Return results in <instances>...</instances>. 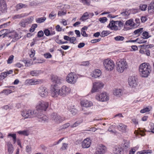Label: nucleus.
<instances>
[{"mask_svg": "<svg viewBox=\"0 0 154 154\" xmlns=\"http://www.w3.org/2000/svg\"><path fill=\"white\" fill-rule=\"evenodd\" d=\"M114 39L116 41L120 42L123 41L124 40L125 38L122 36L118 35L115 37L114 38Z\"/></svg>", "mask_w": 154, "mask_h": 154, "instance_id": "nucleus-39", "label": "nucleus"}, {"mask_svg": "<svg viewBox=\"0 0 154 154\" xmlns=\"http://www.w3.org/2000/svg\"><path fill=\"white\" fill-rule=\"evenodd\" d=\"M12 92V91L10 89L4 90L1 92L2 93H4L6 95H8Z\"/></svg>", "mask_w": 154, "mask_h": 154, "instance_id": "nucleus-50", "label": "nucleus"}, {"mask_svg": "<svg viewBox=\"0 0 154 154\" xmlns=\"http://www.w3.org/2000/svg\"><path fill=\"white\" fill-rule=\"evenodd\" d=\"M18 133L20 134H23L24 135L27 136L29 134L27 131H19L17 132Z\"/></svg>", "mask_w": 154, "mask_h": 154, "instance_id": "nucleus-49", "label": "nucleus"}, {"mask_svg": "<svg viewBox=\"0 0 154 154\" xmlns=\"http://www.w3.org/2000/svg\"><path fill=\"white\" fill-rule=\"evenodd\" d=\"M46 19L45 17H41L36 19V22L37 23H40L44 22Z\"/></svg>", "mask_w": 154, "mask_h": 154, "instance_id": "nucleus-33", "label": "nucleus"}, {"mask_svg": "<svg viewBox=\"0 0 154 154\" xmlns=\"http://www.w3.org/2000/svg\"><path fill=\"white\" fill-rule=\"evenodd\" d=\"M38 91L39 95L42 97H45L48 95V90L45 87L43 86L40 87Z\"/></svg>", "mask_w": 154, "mask_h": 154, "instance_id": "nucleus-7", "label": "nucleus"}, {"mask_svg": "<svg viewBox=\"0 0 154 154\" xmlns=\"http://www.w3.org/2000/svg\"><path fill=\"white\" fill-rule=\"evenodd\" d=\"M117 70L120 72H122L127 68H116Z\"/></svg>", "mask_w": 154, "mask_h": 154, "instance_id": "nucleus-64", "label": "nucleus"}, {"mask_svg": "<svg viewBox=\"0 0 154 154\" xmlns=\"http://www.w3.org/2000/svg\"><path fill=\"white\" fill-rule=\"evenodd\" d=\"M21 115L25 119L30 118L37 116L36 110H23L22 111Z\"/></svg>", "mask_w": 154, "mask_h": 154, "instance_id": "nucleus-3", "label": "nucleus"}, {"mask_svg": "<svg viewBox=\"0 0 154 154\" xmlns=\"http://www.w3.org/2000/svg\"><path fill=\"white\" fill-rule=\"evenodd\" d=\"M37 116L39 119L38 121L39 122H44L45 121L47 120V118L46 116L42 114L40 116H39L38 113H37Z\"/></svg>", "mask_w": 154, "mask_h": 154, "instance_id": "nucleus-28", "label": "nucleus"}, {"mask_svg": "<svg viewBox=\"0 0 154 154\" xmlns=\"http://www.w3.org/2000/svg\"><path fill=\"white\" fill-rule=\"evenodd\" d=\"M99 21L101 23H104L106 22L107 20L106 17H104L100 18L99 19Z\"/></svg>", "mask_w": 154, "mask_h": 154, "instance_id": "nucleus-53", "label": "nucleus"}, {"mask_svg": "<svg viewBox=\"0 0 154 154\" xmlns=\"http://www.w3.org/2000/svg\"><path fill=\"white\" fill-rule=\"evenodd\" d=\"M142 35V36L143 37V38H144L147 39L150 37L148 32L146 31L143 32Z\"/></svg>", "mask_w": 154, "mask_h": 154, "instance_id": "nucleus-46", "label": "nucleus"}, {"mask_svg": "<svg viewBox=\"0 0 154 154\" xmlns=\"http://www.w3.org/2000/svg\"><path fill=\"white\" fill-rule=\"evenodd\" d=\"M118 129L121 131H124L126 130L127 126L122 123H120L117 126Z\"/></svg>", "mask_w": 154, "mask_h": 154, "instance_id": "nucleus-29", "label": "nucleus"}, {"mask_svg": "<svg viewBox=\"0 0 154 154\" xmlns=\"http://www.w3.org/2000/svg\"><path fill=\"white\" fill-rule=\"evenodd\" d=\"M131 13L135 14L138 13L139 11L138 9H132L129 10Z\"/></svg>", "mask_w": 154, "mask_h": 154, "instance_id": "nucleus-57", "label": "nucleus"}, {"mask_svg": "<svg viewBox=\"0 0 154 154\" xmlns=\"http://www.w3.org/2000/svg\"><path fill=\"white\" fill-rule=\"evenodd\" d=\"M134 28V20L131 19L127 20L124 25V29L125 30H129Z\"/></svg>", "mask_w": 154, "mask_h": 154, "instance_id": "nucleus-6", "label": "nucleus"}, {"mask_svg": "<svg viewBox=\"0 0 154 154\" xmlns=\"http://www.w3.org/2000/svg\"><path fill=\"white\" fill-rule=\"evenodd\" d=\"M149 66V63H144L141 64L140 65L139 67H148Z\"/></svg>", "mask_w": 154, "mask_h": 154, "instance_id": "nucleus-54", "label": "nucleus"}, {"mask_svg": "<svg viewBox=\"0 0 154 154\" xmlns=\"http://www.w3.org/2000/svg\"><path fill=\"white\" fill-rule=\"evenodd\" d=\"M32 22L31 18H29L26 19H23L19 23V25L20 26L25 27L29 23Z\"/></svg>", "mask_w": 154, "mask_h": 154, "instance_id": "nucleus-16", "label": "nucleus"}, {"mask_svg": "<svg viewBox=\"0 0 154 154\" xmlns=\"http://www.w3.org/2000/svg\"><path fill=\"white\" fill-rule=\"evenodd\" d=\"M58 87L56 85H51V96L52 97H56L60 95V89H58Z\"/></svg>", "mask_w": 154, "mask_h": 154, "instance_id": "nucleus-15", "label": "nucleus"}, {"mask_svg": "<svg viewBox=\"0 0 154 154\" xmlns=\"http://www.w3.org/2000/svg\"><path fill=\"white\" fill-rule=\"evenodd\" d=\"M13 71L12 70H10L9 71L5 72L2 73L0 75V80H2L6 78L8 74H11L12 73Z\"/></svg>", "mask_w": 154, "mask_h": 154, "instance_id": "nucleus-24", "label": "nucleus"}, {"mask_svg": "<svg viewBox=\"0 0 154 154\" xmlns=\"http://www.w3.org/2000/svg\"><path fill=\"white\" fill-rule=\"evenodd\" d=\"M144 38L142 37H141L140 38H137L135 41L133 40L131 42H137V43L139 44L143 43L146 42V41L144 40Z\"/></svg>", "mask_w": 154, "mask_h": 154, "instance_id": "nucleus-38", "label": "nucleus"}, {"mask_svg": "<svg viewBox=\"0 0 154 154\" xmlns=\"http://www.w3.org/2000/svg\"><path fill=\"white\" fill-rule=\"evenodd\" d=\"M81 104L82 106L88 107H90L92 105V103L88 100H84L81 102Z\"/></svg>", "mask_w": 154, "mask_h": 154, "instance_id": "nucleus-23", "label": "nucleus"}, {"mask_svg": "<svg viewBox=\"0 0 154 154\" xmlns=\"http://www.w3.org/2000/svg\"><path fill=\"white\" fill-rule=\"evenodd\" d=\"M71 89L66 86H63L60 89V95L63 97L66 96L70 92Z\"/></svg>", "mask_w": 154, "mask_h": 154, "instance_id": "nucleus-8", "label": "nucleus"}, {"mask_svg": "<svg viewBox=\"0 0 154 154\" xmlns=\"http://www.w3.org/2000/svg\"><path fill=\"white\" fill-rule=\"evenodd\" d=\"M97 149L105 153L106 149V148L104 146L101 144L98 146Z\"/></svg>", "mask_w": 154, "mask_h": 154, "instance_id": "nucleus-34", "label": "nucleus"}, {"mask_svg": "<svg viewBox=\"0 0 154 154\" xmlns=\"http://www.w3.org/2000/svg\"><path fill=\"white\" fill-rule=\"evenodd\" d=\"M148 10H154V2H152L149 5L148 7Z\"/></svg>", "mask_w": 154, "mask_h": 154, "instance_id": "nucleus-55", "label": "nucleus"}, {"mask_svg": "<svg viewBox=\"0 0 154 154\" xmlns=\"http://www.w3.org/2000/svg\"><path fill=\"white\" fill-rule=\"evenodd\" d=\"M101 74V71L100 70L96 69L92 72L91 75L92 77L95 78L100 76Z\"/></svg>", "mask_w": 154, "mask_h": 154, "instance_id": "nucleus-20", "label": "nucleus"}, {"mask_svg": "<svg viewBox=\"0 0 154 154\" xmlns=\"http://www.w3.org/2000/svg\"><path fill=\"white\" fill-rule=\"evenodd\" d=\"M140 20L139 19L136 18L134 22V28H136L140 24Z\"/></svg>", "mask_w": 154, "mask_h": 154, "instance_id": "nucleus-42", "label": "nucleus"}, {"mask_svg": "<svg viewBox=\"0 0 154 154\" xmlns=\"http://www.w3.org/2000/svg\"><path fill=\"white\" fill-rule=\"evenodd\" d=\"M76 40V38L75 37H70L69 41L71 43L74 44Z\"/></svg>", "mask_w": 154, "mask_h": 154, "instance_id": "nucleus-61", "label": "nucleus"}, {"mask_svg": "<svg viewBox=\"0 0 154 154\" xmlns=\"http://www.w3.org/2000/svg\"><path fill=\"white\" fill-rule=\"evenodd\" d=\"M83 121L82 119H81L80 120H78L75 122L72 125H70V127L71 128H74L76 127V126L79 125L81 123H82Z\"/></svg>", "mask_w": 154, "mask_h": 154, "instance_id": "nucleus-35", "label": "nucleus"}, {"mask_svg": "<svg viewBox=\"0 0 154 154\" xmlns=\"http://www.w3.org/2000/svg\"><path fill=\"white\" fill-rule=\"evenodd\" d=\"M109 33V31H107L103 30L101 33L100 36L101 37H104L108 35Z\"/></svg>", "mask_w": 154, "mask_h": 154, "instance_id": "nucleus-45", "label": "nucleus"}, {"mask_svg": "<svg viewBox=\"0 0 154 154\" xmlns=\"http://www.w3.org/2000/svg\"><path fill=\"white\" fill-rule=\"evenodd\" d=\"M23 62L26 66H29L32 64V62L29 60L23 61Z\"/></svg>", "mask_w": 154, "mask_h": 154, "instance_id": "nucleus-44", "label": "nucleus"}, {"mask_svg": "<svg viewBox=\"0 0 154 154\" xmlns=\"http://www.w3.org/2000/svg\"><path fill=\"white\" fill-rule=\"evenodd\" d=\"M41 71L39 70H34L31 71L30 72V74L32 76H35L37 75L39 73H41Z\"/></svg>", "mask_w": 154, "mask_h": 154, "instance_id": "nucleus-43", "label": "nucleus"}, {"mask_svg": "<svg viewBox=\"0 0 154 154\" xmlns=\"http://www.w3.org/2000/svg\"><path fill=\"white\" fill-rule=\"evenodd\" d=\"M104 85L103 84L100 82H97L93 83V87L91 90V92L92 93L96 92L100 89L103 87Z\"/></svg>", "mask_w": 154, "mask_h": 154, "instance_id": "nucleus-10", "label": "nucleus"}, {"mask_svg": "<svg viewBox=\"0 0 154 154\" xmlns=\"http://www.w3.org/2000/svg\"><path fill=\"white\" fill-rule=\"evenodd\" d=\"M124 25L123 23L121 21L112 20L110 21L108 27L112 30L117 31L120 30L123 26L124 27Z\"/></svg>", "mask_w": 154, "mask_h": 154, "instance_id": "nucleus-1", "label": "nucleus"}, {"mask_svg": "<svg viewBox=\"0 0 154 154\" xmlns=\"http://www.w3.org/2000/svg\"><path fill=\"white\" fill-rule=\"evenodd\" d=\"M26 7L27 5H26L20 3L17 5L16 7L17 10H19L23 8H25Z\"/></svg>", "mask_w": 154, "mask_h": 154, "instance_id": "nucleus-36", "label": "nucleus"}, {"mask_svg": "<svg viewBox=\"0 0 154 154\" xmlns=\"http://www.w3.org/2000/svg\"><path fill=\"white\" fill-rule=\"evenodd\" d=\"M116 64L118 67H124L127 65L126 60L124 59H122L119 61L117 62Z\"/></svg>", "mask_w": 154, "mask_h": 154, "instance_id": "nucleus-22", "label": "nucleus"}, {"mask_svg": "<svg viewBox=\"0 0 154 154\" xmlns=\"http://www.w3.org/2000/svg\"><path fill=\"white\" fill-rule=\"evenodd\" d=\"M37 36L38 38L42 37L44 35V32L42 30L39 31L37 33Z\"/></svg>", "mask_w": 154, "mask_h": 154, "instance_id": "nucleus-60", "label": "nucleus"}, {"mask_svg": "<svg viewBox=\"0 0 154 154\" xmlns=\"http://www.w3.org/2000/svg\"><path fill=\"white\" fill-rule=\"evenodd\" d=\"M113 152L116 154H122V149L119 148L118 146H116L114 148Z\"/></svg>", "mask_w": 154, "mask_h": 154, "instance_id": "nucleus-30", "label": "nucleus"}, {"mask_svg": "<svg viewBox=\"0 0 154 154\" xmlns=\"http://www.w3.org/2000/svg\"><path fill=\"white\" fill-rule=\"evenodd\" d=\"M147 7V5H140L139 6L140 9L143 11H145Z\"/></svg>", "mask_w": 154, "mask_h": 154, "instance_id": "nucleus-51", "label": "nucleus"}, {"mask_svg": "<svg viewBox=\"0 0 154 154\" xmlns=\"http://www.w3.org/2000/svg\"><path fill=\"white\" fill-rule=\"evenodd\" d=\"M44 56L46 58H50L52 57V55L49 53L44 54Z\"/></svg>", "mask_w": 154, "mask_h": 154, "instance_id": "nucleus-59", "label": "nucleus"}, {"mask_svg": "<svg viewBox=\"0 0 154 154\" xmlns=\"http://www.w3.org/2000/svg\"><path fill=\"white\" fill-rule=\"evenodd\" d=\"M41 82V80H35L32 79H27L26 80L25 83L26 85H36Z\"/></svg>", "mask_w": 154, "mask_h": 154, "instance_id": "nucleus-17", "label": "nucleus"}, {"mask_svg": "<svg viewBox=\"0 0 154 154\" xmlns=\"http://www.w3.org/2000/svg\"><path fill=\"white\" fill-rule=\"evenodd\" d=\"M24 15L23 14H16L14 15L13 17V18L14 19H15L17 18H20L22 17H24Z\"/></svg>", "mask_w": 154, "mask_h": 154, "instance_id": "nucleus-47", "label": "nucleus"}, {"mask_svg": "<svg viewBox=\"0 0 154 154\" xmlns=\"http://www.w3.org/2000/svg\"><path fill=\"white\" fill-rule=\"evenodd\" d=\"M51 118L55 122L59 123L65 120L64 118H62L56 113H53L50 116Z\"/></svg>", "mask_w": 154, "mask_h": 154, "instance_id": "nucleus-5", "label": "nucleus"}, {"mask_svg": "<svg viewBox=\"0 0 154 154\" xmlns=\"http://www.w3.org/2000/svg\"><path fill=\"white\" fill-rule=\"evenodd\" d=\"M77 77L74 72H71L67 76L66 79L67 82L69 83L74 84L76 82Z\"/></svg>", "mask_w": 154, "mask_h": 154, "instance_id": "nucleus-4", "label": "nucleus"}, {"mask_svg": "<svg viewBox=\"0 0 154 154\" xmlns=\"http://www.w3.org/2000/svg\"><path fill=\"white\" fill-rule=\"evenodd\" d=\"M57 14L54 11H52L49 15V17L51 19H54L56 17Z\"/></svg>", "mask_w": 154, "mask_h": 154, "instance_id": "nucleus-41", "label": "nucleus"}, {"mask_svg": "<svg viewBox=\"0 0 154 154\" xmlns=\"http://www.w3.org/2000/svg\"><path fill=\"white\" fill-rule=\"evenodd\" d=\"M129 85L132 87H135L137 84V76H131L128 78Z\"/></svg>", "mask_w": 154, "mask_h": 154, "instance_id": "nucleus-12", "label": "nucleus"}, {"mask_svg": "<svg viewBox=\"0 0 154 154\" xmlns=\"http://www.w3.org/2000/svg\"><path fill=\"white\" fill-rule=\"evenodd\" d=\"M150 110L149 108L148 107H146L145 108H144L143 109H142L140 111V112L142 113H144L146 112H149Z\"/></svg>", "mask_w": 154, "mask_h": 154, "instance_id": "nucleus-56", "label": "nucleus"}, {"mask_svg": "<svg viewBox=\"0 0 154 154\" xmlns=\"http://www.w3.org/2000/svg\"><path fill=\"white\" fill-rule=\"evenodd\" d=\"M91 143V140L87 138L85 139L82 142V147L84 148H88L90 146Z\"/></svg>", "mask_w": 154, "mask_h": 154, "instance_id": "nucleus-18", "label": "nucleus"}, {"mask_svg": "<svg viewBox=\"0 0 154 154\" xmlns=\"http://www.w3.org/2000/svg\"><path fill=\"white\" fill-rule=\"evenodd\" d=\"M7 145L8 147V153L10 154H12L14 150L13 145L9 142H7Z\"/></svg>", "mask_w": 154, "mask_h": 154, "instance_id": "nucleus-25", "label": "nucleus"}, {"mask_svg": "<svg viewBox=\"0 0 154 154\" xmlns=\"http://www.w3.org/2000/svg\"><path fill=\"white\" fill-rule=\"evenodd\" d=\"M7 5L4 0H0V10L3 12L7 10Z\"/></svg>", "mask_w": 154, "mask_h": 154, "instance_id": "nucleus-21", "label": "nucleus"}, {"mask_svg": "<svg viewBox=\"0 0 154 154\" xmlns=\"http://www.w3.org/2000/svg\"><path fill=\"white\" fill-rule=\"evenodd\" d=\"M45 34L47 36L51 35V32L48 29H46L44 31Z\"/></svg>", "mask_w": 154, "mask_h": 154, "instance_id": "nucleus-62", "label": "nucleus"}, {"mask_svg": "<svg viewBox=\"0 0 154 154\" xmlns=\"http://www.w3.org/2000/svg\"><path fill=\"white\" fill-rule=\"evenodd\" d=\"M35 54V51L34 50H31L30 53H29L30 57L32 58L34 57Z\"/></svg>", "mask_w": 154, "mask_h": 154, "instance_id": "nucleus-58", "label": "nucleus"}, {"mask_svg": "<svg viewBox=\"0 0 154 154\" xmlns=\"http://www.w3.org/2000/svg\"><path fill=\"white\" fill-rule=\"evenodd\" d=\"M152 151L151 150H144L140 152H138L137 154H147L149 153H152Z\"/></svg>", "mask_w": 154, "mask_h": 154, "instance_id": "nucleus-37", "label": "nucleus"}, {"mask_svg": "<svg viewBox=\"0 0 154 154\" xmlns=\"http://www.w3.org/2000/svg\"><path fill=\"white\" fill-rule=\"evenodd\" d=\"M143 28H141L135 30L134 32V35L137 36H140V34L143 32Z\"/></svg>", "mask_w": 154, "mask_h": 154, "instance_id": "nucleus-31", "label": "nucleus"}, {"mask_svg": "<svg viewBox=\"0 0 154 154\" xmlns=\"http://www.w3.org/2000/svg\"><path fill=\"white\" fill-rule=\"evenodd\" d=\"M70 112L73 115H75L77 112V110L73 108L71 109Z\"/></svg>", "mask_w": 154, "mask_h": 154, "instance_id": "nucleus-63", "label": "nucleus"}, {"mask_svg": "<svg viewBox=\"0 0 154 154\" xmlns=\"http://www.w3.org/2000/svg\"><path fill=\"white\" fill-rule=\"evenodd\" d=\"M51 79L52 82L55 83L53 85H56V86L58 87L62 83V79L56 75H51Z\"/></svg>", "mask_w": 154, "mask_h": 154, "instance_id": "nucleus-11", "label": "nucleus"}, {"mask_svg": "<svg viewBox=\"0 0 154 154\" xmlns=\"http://www.w3.org/2000/svg\"><path fill=\"white\" fill-rule=\"evenodd\" d=\"M131 14V12L129 10L126 9L123 12H121V14L123 16H128Z\"/></svg>", "mask_w": 154, "mask_h": 154, "instance_id": "nucleus-40", "label": "nucleus"}, {"mask_svg": "<svg viewBox=\"0 0 154 154\" xmlns=\"http://www.w3.org/2000/svg\"><path fill=\"white\" fill-rule=\"evenodd\" d=\"M113 94L115 96L119 97L122 95V92L120 89H115L113 90Z\"/></svg>", "mask_w": 154, "mask_h": 154, "instance_id": "nucleus-26", "label": "nucleus"}, {"mask_svg": "<svg viewBox=\"0 0 154 154\" xmlns=\"http://www.w3.org/2000/svg\"><path fill=\"white\" fill-rule=\"evenodd\" d=\"M82 2L84 5L89 6L90 5V0H81Z\"/></svg>", "mask_w": 154, "mask_h": 154, "instance_id": "nucleus-52", "label": "nucleus"}, {"mask_svg": "<svg viewBox=\"0 0 154 154\" xmlns=\"http://www.w3.org/2000/svg\"><path fill=\"white\" fill-rule=\"evenodd\" d=\"M8 29H3L0 31V37H2V38H4L5 37H8Z\"/></svg>", "mask_w": 154, "mask_h": 154, "instance_id": "nucleus-27", "label": "nucleus"}, {"mask_svg": "<svg viewBox=\"0 0 154 154\" xmlns=\"http://www.w3.org/2000/svg\"><path fill=\"white\" fill-rule=\"evenodd\" d=\"M88 19V12H85L84 13L82 16L80 18V20L84 21L87 20Z\"/></svg>", "mask_w": 154, "mask_h": 154, "instance_id": "nucleus-32", "label": "nucleus"}, {"mask_svg": "<svg viewBox=\"0 0 154 154\" xmlns=\"http://www.w3.org/2000/svg\"><path fill=\"white\" fill-rule=\"evenodd\" d=\"M49 104L48 102L43 100L40 101L37 103L36 106V110L38 112L45 111L48 108Z\"/></svg>", "mask_w": 154, "mask_h": 154, "instance_id": "nucleus-2", "label": "nucleus"}, {"mask_svg": "<svg viewBox=\"0 0 154 154\" xmlns=\"http://www.w3.org/2000/svg\"><path fill=\"white\" fill-rule=\"evenodd\" d=\"M150 68H139L140 74L142 77H147L150 73Z\"/></svg>", "mask_w": 154, "mask_h": 154, "instance_id": "nucleus-9", "label": "nucleus"}, {"mask_svg": "<svg viewBox=\"0 0 154 154\" xmlns=\"http://www.w3.org/2000/svg\"><path fill=\"white\" fill-rule=\"evenodd\" d=\"M103 64L105 67H114L115 66L114 62L109 59L104 60L103 61Z\"/></svg>", "mask_w": 154, "mask_h": 154, "instance_id": "nucleus-13", "label": "nucleus"}, {"mask_svg": "<svg viewBox=\"0 0 154 154\" xmlns=\"http://www.w3.org/2000/svg\"><path fill=\"white\" fill-rule=\"evenodd\" d=\"M95 98L97 100L102 102L106 101L109 100V97L106 95V93H104L97 95Z\"/></svg>", "mask_w": 154, "mask_h": 154, "instance_id": "nucleus-14", "label": "nucleus"}, {"mask_svg": "<svg viewBox=\"0 0 154 154\" xmlns=\"http://www.w3.org/2000/svg\"><path fill=\"white\" fill-rule=\"evenodd\" d=\"M14 57L13 55L10 56L7 60V63L8 64H10L12 63Z\"/></svg>", "mask_w": 154, "mask_h": 154, "instance_id": "nucleus-48", "label": "nucleus"}, {"mask_svg": "<svg viewBox=\"0 0 154 154\" xmlns=\"http://www.w3.org/2000/svg\"><path fill=\"white\" fill-rule=\"evenodd\" d=\"M8 37L11 38H13L14 41H16L19 38L18 34L16 32H13L11 33H8Z\"/></svg>", "mask_w": 154, "mask_h": 154, "instance_id": "nucleus-19", "label": "nucleus"}]
</instances>
